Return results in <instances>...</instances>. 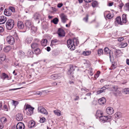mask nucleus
Wrapping results in <instances>:
<instances>
[{
    "mask_svg": "<svg viewBox=\"0 0 129 129\" xmlns=\"http://www.w3.org/2000/svg\"><path fill=\"white\" fill-rule=\"evenodd\" d=\"M113 2L109 3L108 4V6H111L113 5Z\"/></svg>",
    "mask_w": 129,
    "mask_h": 129,
    "instance_id": "64",
    "label": "nucleus"
},
{
    "mask_svg": "<svg viewBox=\"0 0 129 129\" xmlns=\"http://www.w3.org/2000/svg\"><path fill=\"white\" fill-rule=\"evenodd\" d=\"M88 15H86V17L84 18H83V20H84L86 22H87V21H88Z\"/></svg>",
    "mask_w": 129,
    "mask_h": 129,
    "instance_id": "55",
    "label": "nucleus"
},
{
    "mask_svg": "<svg viewBox=\"0 0 129 129\" xmlns=\"http://www.w3.org/2000/svg\"><path fill=\"white\" fill-rule=\"evenodd\" d=\"M106 112L108 114L111 115L113 113L114 110L113 108L111 107H108L106 109Z\"/></svg>",
    "mask_w": 129,
    "mask_h": 129,
    "instance_id": "13",
    "label": "nucleus"
},
{
    "mask_svg": "<svg viewBox=\"0 0 129 129\" xmlns=\"http://www.w3.org/2000/svg\"><path fill=\"white\" fill-rule=\"evenodd\" d=\"M59 21V20L58 18H55L53 19L52 21L55 24H57L58 23Z\"/></svg>",
    "mask_w": 129,
    "mask_h": 129,
    "instance_id": "40",
    "label": "nucleus"
},
{
    "mask_svg": "<svg viewBox=\"0 0 129 129\" xmlns=\"http://www.w3.org/2000/svg\"><path fill=\"white\" fill-rule=\"evenodd\" d=\"M81 90L82 91H83V90H84L85 91H86V92H88V89H86L85 88H82L81 89Z\"/></svg>",
    "mask_w": 129,
    "mask_h": 129,
    "instance_id": "60",
    "label": "nucleus"
},
{
    "mask_svg": "<svg viewBox=\"0 0 129 129\" xmlns=\"http://www.w3.org/2000/svg\"><path fill=\"white\" fill-rule=\"evenodd\" d=\"M73 42L74 43V45H77L78 44H79V41L76 38H74L72 40Z\"/></svg>",
    "mask_w": 129,
    "mask_h": 129,
    "instance_id": "38",
    "label": "nucleus"
},
{
    "mask_svg": "<svg viewBox=\"0 0 129 129\" xmlns=\"http://www.w3.org/2000/svg\"><path fill=\"white\" fill-rule=\"evenodd\" d=\"M5 12L7 13V15L9 16L11 15V13H9V11H6Z\"/></svg>",
    "mask_w": 129,
    "mask_h": 129,
    "instance_id": "57",
    "label": "nucleus"
},
{
    "mask_svg": "<svg viewBox=\"0 0 129 129\" xmlns=\"http://www.w3.org/2000/svg\"><path fill=\"white\" fill-rule=\"evenodd\" d=\"M57 33L59 36L60 37H64L65 36L64 30L61 28L58 29Z\"/></svg>",
    "mask_w": 129,
    "mask_h": 129,
    "instance_id": "12",
    "label": "nucleus"
},
{
    "mask_svg": "<svg viewBox=\"0 0 129 129\" xmlns=\"http://www.w3.org/2000/svg\"><path fill=\"white\" fill-rule=\"evenodd\" d=\"M121 52V51L119 50H117L115 51V53L116 54L119 53Z\"/></svg>",
    "mask_w": 129,
    "mask_h": 129,
    "instance_id": "61",
    "label": "nucleus"
},
{
    "mask_svg": "<svg viewBox=\"0 0 129 129\" xmlns=\"http://www.w3.org/2000/svg\"><path fill=\"white\" fill-rule=\"evenodd\" d=\"M6 25L7 28L8 30H11L14 26V21L12 19H9L7 21Z\"/></svg>",
    "mask_w": 129,
    "mask_h": 129,
    "instance_id": "1",
    "label": "nucleus"
},
{
    "mask_svg": "<svg viewBox=\"0 0 129 129\" xmlns=\"http://www.w3.org/2000/svg\"><path fill=\"white\" fill-rule=\"evenodd\" d=\"M122 21H121V17L120 16L117 17L115 19L114 24L115 26H117L118 25H123Z\"/></svg>",
    "mask_w": 129,
    "mask_h": 129,
    "instance_id": "7",
    "label": "nucleus"
},
{
    "mask_svg": "<svg viewBox=\"0 0 129 129\" xmlns=\"http://www.w3.org/2000/svg\"><path fill=\"white\" fill-rule=\"evenodd\" d=\"M60 16L61 19V22L63 23H66L67 20H68L67 16L64 13L61 14Z\"/></svg>",
    "mask_w": 129,
    "mask_h": 129,
    "instance_id": "11",
    "label": "nucleus"
},
{
    "mask_svg": "<svg viewBox=\"0 0 129 129\" xmlns=\"http://www.w3.org/2000/svg\"><path fill=\"white\" fill-rule=\"evenodd\" d=\"M124 10L126 11H129V3L126 4L124 7Z\"/></svg>",
    "mask_w": 129,
    "mask_h": 129,
    "instance_id": "36",
    "label": "nucleus"
},
{
    "mask_svg": "<svg viewBox=\"0 0 129 129\" xmlns=\"http://www.w3.org/2000/svg\"><path fill=\"white\" fill-rule=\"evenodd\" d=\"M98 54L99 56H100L103 54V51L101 49H99L98 51Z\"/></svg>",
    "mask_w": 129,
    "mask_h": 129,
    "instance_id": "42",
    "label": "nucleus"
},
{
    "mask_svg": "<svg viewBox=\"0 0 129 129\" xmlns=\"http://www.w3.org/2000/svg\"><path fill=\"white\" fill-rule=\"evenodd\" d=\"M0 121L2 123H5L7 121V119L5 117H3L0 119Z\"/></svg>",
    "mask_w": 129,
    "mask_h": 129,
    "instance_id": "41",
    "label": "nucleus"
},
{
    "mask_svg": "<svg viewBox=\"0 0 129 129\" xmlns=\"http://www.w3.org/2000/svg\"><path fill=\"white\" fill-rule=\"evenodd\" d=\"M63 5V4L62 3H59L58 4L57 7L59 8H60Z\"/></svg>",
    "mask_w": 129,
    "mask_h": 129,
    "instance_id": "59",
    "label": "nucleus"
},
{
    "mask_svg": "<svg viewBox=\"0 0 129 129\" xmlns=\"http://www.w3.org/2000/svg\"><path fill=\"white\" fill-rule=\"evenodd\" d=\"M124 92L126 94H129V88H126L124 89Z\"/></svg>",
    "mask_w": 129,
    "mask_h": 129,
    "instance_id": "46",
    "label": "nucleus"
},
{
    "mask_svg": "<svg viewBox=\"0 0 129 129\" xmlns=\"http://www.w3.org/2000/svg\"><path fill=\"white\" fill-rule=\"evenodd\" d=\"M19 56L21 58H23L25 56V53L22 50H19L18 52Z\"/></svg>",
    "mask_w": 129,
    "mask_h": 129,
    "instance_id": "20",
    "label": "nucleus"
},
{
    "mask_svg": "<svg viewBox=\"0 0 129 129\" xmlns=\"http://www.w3.org/2000/svg\"><path fill=\"white\" fill-rule=\"evenodd\" d=\"M34 53L36 55H38L40 54L41 53V51L40 49L37 48L35 49L34 51Z\"/></svg>",
    "mask_w": 129,
    "mask_h": 129,
    "instance_id": "33",
    "label": "nucleus"
},
{
    "mask_svg": "<svg viewBox=\"0 0 129 129\" xmlns=\"http://www.w3.org/2000/svg\"><path fill=\"white\" fill-rule=\"evenodd\" d=\"M4 31V29L2 27L0 26V33Z\"/></svg>",
    "mask_w": 129,
    "mask_h": 129,
    "instance_id": "62",
    "label": "nucleus"
},
{
    "mask_svg": "<svg viewBox=\"0 0 129 129\" xmlns=\"http://www.w3.org/2000/svg\"><path fill=\"white\" fill-rule=\"evenodd\" d=\"M100 114L101 115H102L103 113L101 112V111L100 110H98L96 112V114L97 115H98Z\"/></svg>",
    "mask_w": 129,
    "mask_h": 129,
    "instance_id": "54",
    "label": "nucleus"
},
{
    "mask_svg": "<svg viewBox=\"0 0 129 129\" xmlns=\"http://www.w3.org/2000/svg\"><path fill=\"white\" fill-rule=\"evenodd\" d=\"M7 41L8 44L12 45L15 43L14 38L12 36H9L7 37Z\"/></svg>",
    "mask_w": 129,
    "mask_h": 129,
    "instance_id": "6",
    "label": "nucleus"
},
{
    "mask_svg": "<svg viewBox=\"0 0 129 129\" xmlns=\"http://www.w3.org/2000/svg\"><path fill=\"white\" fill-rule=\"evenodd\" d=\"M127 16L126 14H123L122 16V22L124 23H125L127 21Z\"/></svg>",
    "mask_w": 129,
    "mask_h": 129,
    "instance_id": "22",
    "label": "nucleus"
},
{
    "mask_svg": "<svg viewBox=\"0 0 129 129\" xmlns=\"http://www.w3.org/2000/svg\"><path fill=\"white\" fill-rule=\"evenodd\" d=\"M35 125V122L33 121H31L29 123L28 126L29 127L32 128L34 127Z\"/></svg>",
    "mask_w": 129,
    "mask_h": 129,
    "instance_id": "29",
    "label": "nucleus"
},
{
    "mask_svg": "<svg viewBox=\"0 0 129 129\" xmlns=\"http://www.w3.org/2000/svg\"><path fill=\"white\" fill-rule=\"evenodd\" d=\"M116 118H120L121 117V113L120 112H117L115 114Z\"/></svg>",
    "mask_w": 129,
    "mask_h": 129,
    "instance_id": "34",
    "label": "nucleus"
},
{
    "mask_svg": "<svg viewBox=\"0 0 129 129\" xmlns=\"http://www.w3.org/2000/svg\"><path fill=\"white\" fill-rule=\"evenodd\" d=\"M1 78L2 79H4L5 78H8L9 77L5 73H3L1 76Z\"/></svg>",
    "mask_w": 129,
    "mask_h": 129,
    "instance_id": "35",
    "label": "nucleus"
},
{
    "mask_svg": "<svg viewBox=\"0 0 129 129\" xmlns=\"http://www.w3.org/2000/svg\"><path fill=\"white\" fill-rule=\"evenodd\" d=\"M11 49L10 46H7L4 47L3 49L6 52H8Z\"/></svg>",
    "mask_w": 129,
    "mask_h": 129,
    "instance_id": "31",
    "label": "nucleus"
},
{
    "mask_svg": "<svg viewBox=\"0 0 129 129\" xmlns=\"http://www.w3.org/2000/svg\"><path fill=\"white\" fill-rule=\"evenodd\" d=\"M25 25L27 27L29 28L33 25V23L31 21L26 20L25 21Z\"/></svg>",
    "mask_w": 129,
    "mask_h": 129,
    "instance_id": "19",
    "label": "nucleus"
},
{
    "mask_svg": "<svg viewBox=\"0 0 129 129\" xmlns=\"http://www.w3.org/2000/svg\"><path fill=\"white\" fill-rule=\"evenodd\" d=\"M51 45H53L54 43H58V40L56 39H54L51 41Z\"/></svg>",
    "mask_w": 129,
    "mask_h": 129,
    "instance_id": "50",
    "label": "nucleus"
},
{
    "mask_svg": "<svg viewBox=\"0 0 129 129\" xmlns=\"http://www.w3.org/2000/svg\"><path fill=\"white\" fill-rule=\"evenodd\" d=\"M45 118L44 117H43L40 119V121L41 123H43L45 122Z\"/></svg>",
    "mask_w": 129,
    "mask_h": 129,
    "instance_id": "51",
    "label": "nucleus"
},
{
    "mask_svg": "<svg viewBox=\"0 0 129 129\" xmlns=\"http://www.w3.org/2000/svg\"><path fill=\"white\" fill-rule=\"evenodd\" d=\"M34 53L31 50L29 49L27 51V55L29 57H33V54Z\"/></svg>",
    "mask_w": 129,
    "mask_h": 129,
    "instance_id": "24",
    "label": "nucleus"
},
{
    "mask_svg": "<svg viewBox=\"0 0 129 129\" xmlns=\"http://www.w3.org/2000/svg\"><path fill=\"white\" fill-rule=\"evenodd\" d=\"M2 110H4L5 111H7L8 110V109L7 106L5 105L3 106V108L2 109Z\"/></svg>",
    "mask_w": 129,
    "mask_h": 129,
    "instance_id": "48",
    "label": "nucleus"
},
{
    "mask_svg": "<svg viewBox=\"0 0 129 129\" xmlns=\"http://www.w3.org/2000/svg\"><path fill=\"white\" fill-rule=\"evenodd\" d=\"M38 44L37 43H34L32 44L31 46L33 49H34L38 47Z\"/></svg>",
    "mask_w": 129,
    "mask_h": 129,
    "instance_id": "39",
    "label": "nucleus"
},
{
    "mask_svg": "<svg viewBox=\"0 0 129 129\" xmlns=\"http://www.w3.org/2000/svg\"><path fill=\"white\" fill-rule=\"evenodd\" d=\"M38 110L39 112L43 114L46 115H47L48 114V113L46 110L42 107H39Z\"/></svg>",
    "mask_w": 129,
    "mask_h": 129,
    "instance_id": "10",
    "label": "nucleus"
},
{
    "mask_svg": "<svg viewBox=\"0 0 129 129\" xmlns=\"http://www.w3.org/2000/svg\"><path fill=\"white\" fill-rule=\"evenodd\" d=\"M118 87L117 86H114L112 90L114 94L116 96H120L121 93L118 89Z\"/></svg>",
    "mask_w": 129,
    "mask_h": 129,
    "instance_id": "4",
    "label": "nucleus"
},
{
    "mask_svg": "<svg viewBox=\"0 0 129 129\" xmlns=\"http://www.w3.org/2000/svg\"><path fill=\"white\" fill-rule=\"evenodd\" d=\"M47 40L46 39L43 40L41 41V44L43 46H45L47 44Z\"/></svg>",
    "mask_w": 129,
    "mask_h": 129,
    "instance_id": "32",
    "label": "nucleus"
},
{
    "mask_svg": "<svg viewBox=\"0 0 129 129\" xmlns=\"http://www.w3.org/2000/svg\"><path fill=\"white\" fill-rule=\"evenodd\" d=\"M31 32L33 34H34L37 31V28L36 27H35L32 25L31 27Z\"/></svg>",
    "mask_w": 129,
    "mask_h": 129,
    "instance_id": "26",
    "label": "nucleus"
},
{
    "mask_svg": "<svg viewBox=\"0 0 129 129\" xmlns=\"http://www.w3.org/2000/svg\"><path fill=\"white\" fill-rule=\"evenodd\" d=\"M91 53L90 51H84L82 53V54L84 56H87L90 55Z\"/></svg>",
    "mask_w": 129,
    "mask_h": 129,
    "instance_id": "37",
    "label": "nucleus"
},
{
    "mask_svg": "<svg viewBox=\"0 0 129 129\" xmlns=\"http://www.w3.org/2000/svg\"><path fill=\"white\" fill-rule=\"evenodd\" d=\"M59 52L57 50H54L52 52L53 55H57L59 54Z\"/></svg>",
    "mask_w": 129,
    "mask_h": 129,
    "instance_id": "45",
    "label": "nucleus"
},
{
    "mask_svg": "<svg viewBox=\"0 0 129 129\" xmlns=\"http://www.w3.org/2000/svg\"><path fill=\"white\" fill-rule=\"evenodd\" d=\"M108 86L106 85L101 88L100 90L98 91L97 92V94H99L101 93L105 92V90L107 88V87Z\"/></svg>",
    "mask_w": 129,
    "mask_h": 129,
    "instance_id": "15",
    "label": "nucleus"
},
{
    "mask_svg": "<svg viewBox=\"0 0 129 129\" xmlns=\"http://www.w3.org/2000/svg\"><path fill=\"white\" fill-rule=\"evenodd\" d=\"M104 15L105 16L106 15L108 19H111L113 17L114 14L113 13H110L108 11H106L104 13Z\"/></svg>",
    "mask_w": 129,
    "mask_h": 129,
    "instance_id": "9",
    "label": "nucleus"
},
{
    "mask_svg": "<svg viewBox=\"0 0 129 129\" xmlns=\"http://www.w3.org/2000/svg\"><path fill=\"white\" fill-rule=\"evenodd\" d=\"M24 124L22 122L18 123L16 126V129H24Z\"/></svg>",
    "mask_w": 129,
    "mask_h": 129,
    "instance_id": "16",
    "label": "nucleus"
},
{
    "mask_svg": "<svg viewBox=\"0 0 129 129\" xmlns=\"http://www.w3.org/2000/svg\"><path fill=\"white\" fill-rule=\"evenodd\" d=\"M127 45V44L126 43H125L123 44H121L119 45V47L120 48H124L126 47Z\"/></svg>",
    "mask_w": 129,
    "mask_h": 129,
    "instance_id": "44",
    "label": "nucleus"
},
{
    "mask_svg": "<svg viewBox=\"0 0 129 129\" xmlns=\"http://www.w3.org/2000/svg\"><path fill=\"white\" fill-rule=\"evenodd\" d=\"M98 102L100 105H102L106 103V100L105 98L103 97L99 100Z\"/></svg>",
    "mask_w": 129,
    "mask_h": 129,
    "instance_id": "23",
    "label": "nucleus"
},
{
    "mask_svg": "<svg viewBox=\"0 0 129 129\" xmlns=\"http://www.w3.org/2000/svg\"><path fill=\"white\" fill-rule=\"evenodd\" d=\"M17 25L19 29H22L24 27V24L23 22L20 21H18Z\"/></svg>",
    "mask_w": 129,
    "mask_h": 129,
    "instance_id": "17",
    "label": "nucleus"
},
{
    "mask_svg": "<svg viewBox=\"0 0 129 129\" xmlns=\"http://www.w3.org/2000/svg\"><path fill=\"white\" fill-rule=\"evenodd\" d=\"M116 67H115V66L114 64H112V65L111 66V70H113Z\"/></svg>",
    "mask_w": 129,
    "mask_h": 129,
    "instance_id": "58",
    "label": "nucleus"
},
{
    "mask_svg": "<svg viewBox=\"0 0 129 129\" xmlns=\"http://www.w3.org/2000/svg\"><path fill=\"white\" fill-rule=\"evenodd\" d=\"M10 10L12 12H14L15 11V9L14 7H10L9 8Z\"/></svg>",
    "mask_w": 129,
    "mask_h": 129,
    "instance_id": "53",
    "label": "nucleus"
},
{
    "mask_svg": "<svg viewBox=\"0 0 129 129\" xmlns=\"http://www.w3.org/2000/svg\"><path fill=\"white\" fill-rule=\"evenodd\" d=\"M4 127V125L2 123L0 124V129H2Z\"/></svg>",
    "mask_w": 129,
    "mask_h": 129,
    "instance_id": "63",
    "label": "nucleus"
},
{
    "mask_svg": "<svg viewBox=\"0 0 129 129\" xmlns=\"http://www.w3.org/2000/svg\"><path fill=\"white\" fill-rule=\"evenodd\" d=\"M100 119L101 122L104 123L109 121L110 120V118H108L107 116H101L100 117Z\"/></svg>",
    "mask_w": 129,
    "mask_h": 129,
    "instance_id": "8",
    "label": "nucleus"
},
{
    "mask_svg": "<svg viewBox=\"0 0 129 129\" xmlns=\"http://www.w3.org/2000/svg\"><path fill=\"white\" fill-rule=\"evenodd\" d=\"M16 119L18 121H21L23 119V115L22 114L19 113L16 115Z\"/></svg>",
    "mask_w": 129,
    "mask_h": 129,
    "instance_id": "21",
    "label": "nucleus"
},
{
    "mask_svg": "<svg viewBox=\"0 0 129 129\" xmlns=\"http://www.w3.org/2000/svg\"><path fill=\"white\" fill-rule=\"evenodd\" d=\"M0 58L1 60L2 61H4L6 59V56L5 55L3 54L2 56V55H0Z\"/></svg>",
    "mask_w": 129,
    "mask_h": 129,
    "instance_id": "47",
    "label": "nucleus"
},
{
    "mask_svg": "<svg viewBox=\"0 0 129 129\" xmlns=\"http://www.w3.org/2000/svg\"><path fill=\"white\" fill-rule=\"evenodd\" d=\"M77 67V66H73V65L70 66V69L69 70L68 72V74L70 75V77L72 79L73 78V71L75 70V68Z\"/></svg>",
    "mask_w": 129,
    "mask_h": 129,
    "instance_id": "5",
    "label": "nucleus"
},
{
    "mask_svg": "<svg viewBox=\"0 0 129 129\" xmlns=\"http://www.w3.org/2000/svg\"><path fill=\"white\" fill-rule=\"evenodd\" d=\"M61 76L60 73L54 74L52 75L51 76V78L54 80H55L60 78L61 77Z\"/></svg>",
    "mask_w": 129,
    "mask_h": 129,
    "instance_id": "14",
    "label": "nucleus"
},
{
    "mask_svg": "<svg viewBox=\"0 0 129 129\" xmlns=\"http://www.w3.org/2000/svg\"><path fill=\"white\" fill-rule=\"evenodd\" d=\"M105 52V53L107 54H109V57L110 58L111 57V55L110 54L111 53V50L109 49L107 47H105L104 49Z\"/></svg>",
    "mask_w": 129,
    "mask_h": 129,
    "instance_id": "30",
    "label": "nucleus"
},
{
    "mask_svg": "<svg viewBox=\"0 0 129 129\" xmlns=\"http://www.w3.org/2000/svg\"><path fill=\"white\" fill-rule=\"evenodd\" d=\"M33 38L32 37H27L25 40V42L27 44L30 43L33 40Z\"/></svg>",
    "mask_w": 129,
    "mask_h": 129,
    "instance_id": "27",
    "label": "nucleus"
},
{
    "mask_svg": "<svg viewBox=\"0 0 129 129\" xmlns=\"http://www.w3.org/2000/svg\"><path fill=\"white\" fill-rule=\"evenodd\" d=\"M34 108L32 107L30 105L27 104L26 106L25 110L27 111L26 114L30 116L33 113Z\"/></svg>",
    "mask_w": 129,
    "mask_h": 129,
    "instance_id": "2",
    "label": "nucleus"
},
{
    "mask_svg": "<svg viewBox=\"0 0 129 129\" xmlns=\"http://www.w3.org/2000/svg\"><path fill=\"white\" fill-rule=\"evenodd\" d=\"M53 112L54 114L58 116H60L62 115L61 111L58 110H56L53 111Z\"/></svg>",
    "mask_w": 129,
    "mask_h": 129,
    "instance_id": "28",
    "label": "nucleus"
},
{
    "mask_svg": "<svg viewBox=\"0 0 129 129\" xmlns=\"http://www.w3.org/2000/svg\"><path fill=\"white\" fill-rule=\"evenodd\" d=\"M7 20L5 16H0V24H2L5 22Z\"/></svg>",
    "mask_w": 129,
    "mask_h": 129,
    "instance_id": "18",
    "label": "nucleus"
},
{
    "mask_svg": "<svg viewBox=\"0 0 129 129\" xmlns=\"http://www.w3.org/2000/svg\"><path fill=\"white\" fill-rule=\"evenodd\" d=\"M12 102L13 105L15 106L18 104V102L16 101L13 100Z\"/></svg>",
    "mask_w": 129,
    "mask_h": 129,
    "instance_id": "52",
    "label": "nucleus"
},
{
    "mask_svg": "<svg viewBox=\"0 0 129 129\" xmlns=\"http://www.w3.org/2000/svg\"><path fill=\"white\" fill-rule=\"evenodd\" d=\"M67 45L68 48L71 50H74L75 49V45L72 40L69 39L67 41Z\"/></svg>",
    "mask_w": 129,
    "mask_h": 129,
    "instance_id": "3",
    "label": "nucleus"
},
{
    "mask_svg": "<svg viewBox=\"0 0 129 129\" xmlns=\"http://www.w3.org/2000/svg\"><path fill=\"white\" fill-rule=\"evenodd\" d=\"M124 40V38L122 37H120L118 38L117 40L119 41H121Z\"/></svg>",
    "mask_w": 129,
    "mask_h": 129,
    "instance_id": "56",
    "label": "nucleus"
},
{
    "mask_svg": "<svg viewBox=\"0 0 129 129\" xmlns=\"http://www.w3.org/2000/svg\"><path fill=\"white\" fill-rule=\"evenodd\" d=\"M100 73V71H98L97 73L94 75V77L96 79L97 78L99 77Z\"/></svg>",
    "mask_w": 129,
    "mask_h": 129,
    "instance_id": "49",
    "label": "nucleus"
},
{
    "mask_svg": "<svg viewBox=\"0 0 129 129\" xmlns=\"http://www.w3.org/2000/svg\"><path fill=\"white\" fill-rule=\"evenodd\" d=\"M92 5L93 7H96L98 5V3L96 1H94L92 2Z\"/></svg>",
    "mask_w": 129,
    "mask_h": 129,
    "instance_id": "43",
    "label": "nucleus"
},
{
    "mask_svg": "<svg viewBox=\"0 0 129 129\" xmlns=\"http://www.w3.org/2000/svg\"><path fill=\"white\" fill-rule=\"evenodd\" d=\"M34 19L36 20H39L41 19V15L38 13H36L34 14Z\"/></svg>",
    "mask_w": 129,
    "mask_h": 129,
    "instance_id": "25",
    "label": "nucleus"
}]
</instances>
